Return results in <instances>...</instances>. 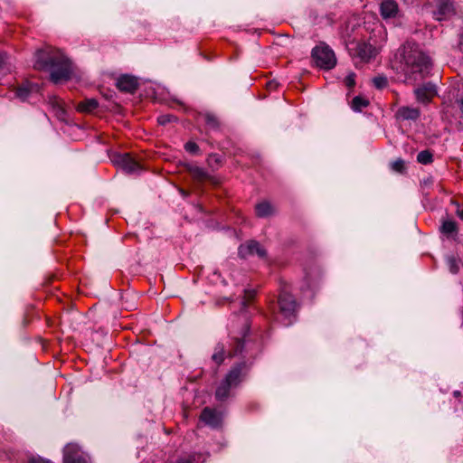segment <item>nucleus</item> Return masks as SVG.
Instances as JSON below:
<instances>
[{"label":"nucleus","instance_id":"ea45409f","mask_svg":"<svg viewBox=\"0 0 463 463\" xmlns=\"http://www.w3.org/2000/svg\"><path fill=\"white\" fill-rule=\"evenodd\" d=\"M56 103H57L58 108L61 109V106L58 103V101H56Z\"/></svg>","mask_w":463,"mask_h":463},{"label":"nucleus","instance_id":"aec40b11","mask_svg":"<svg viewBox=\"0 0 463 463\" xmlns=\"http://www.w3.org/2000/svg\"><path fill=\"white\" fill-rule=\"evenodd\" d=\"M98 108V102L94 99H85L77 105V109L81 112H92Z\"/></svg>","mask_w":463,"mask_h":463},{"label":"nucleus","instance_id":"0eeeda50","mask_svg":"<svg viewBox=\"0 0 463 463\" xmlns=\"http://www.w3.org/2000/svg\"><path fill=\"white\" fill-rule=\"evenodd\" d=\"M222 420V413L210 407H205L200 415V420L212 429L221 428Z\"/></svg>","mask_w":463,"mask_h":463},{"label":"nucleus","instance_id":"2f4dec72","mask_svg":"<svg viewBox=\"0 0 463 463\" xmlns=\"http://www.w3.org/2000/svg\"><path fill=\"white\" fill-rule=\"evenodd\" d=\"M455 104L458 107V109H459V112L461 114L460 117L463 118V96L457 98L455 100Z\"/></svg>","mask_w":463,"mask_h":463},{"label":"nucleus","instance_id":"9b49d317","mask_svg":"<svg viewBox=\"0 0 463 463\" xmlns=\"http://www.w3.org/2000/svg\"><path fill=\"white\" fill-rule=\"evenodd\" d=\"M454 12L455 8L452 2L449 0H439L437 10L434 12V17L438 21L446 20L452 16Z\"/></svg>","mask_w":463,"mask_h":463},{"label":"nucleus","instance_id":"9d476101","mask_svg":"<svg viewBox=\"0 0 463 463\" xmlns=\"http://www.w3.org/2000/svg\"><path fill=\"white\" fill-rule=\"evenodd\" d=\"M414 93L419 102L428 104L437 95V90L434 84L426 83L415 89Z\"/></svg>","mask_w":463,"mask_h":463},{"label":"nucleus","instance_id":"a211bd4d","mask_svg":"<svg viewBox=\"0 0 463 463\" xmlns=\"http://www.w3.org/2000/svg\"><path fill=\"white\" fill-rule=\"evenodd\" d=\"M188 171L191 176L197 182L202 183L211 179V176L208 175V173L199 166L191 165L189 166Z\"/></svg>","mask_w":463,"mask_h":463},{"label":"nucleus","instance_id":"58836bf2","mask_svg":"<svg viewBox=\"0 0 463 463\" xmlns=\"http://www.w3.org/2000/svg\"><path fill=\"white\" fill-rule=\"evenodd\" d=\"M457 215H458L461 220H463V208H462V209H459V207H458V209H457Z\"/></svg>","mask_w":463,"mask_h":463},{"label":"nucleus","instance_id":"f704fd0d","mask_svg":"<svg viewBox=\"0 0 463 463\" xmlns=\"http://www.w3.org/2000/svg\"><path fill=\"white\" fill-rule=\"evenodd\" d=\"M170 121V116H161L158 118V122L160 124H165Z\"/></svg>","mask_w":463,"mask_h":463},{"label":"nucleus","instance_id":"1a4fd4ad","mask_svg":"<svg viewBox=\"0 0 463 463\" xmlns=\"http://www.w3.org/2000/svg\"><path fill=\"white\" fill-rule=\"evenodd\" d=\"M63 463H86L85 458L80 453L76 444H68L63 449Z\"/></svg>","mask_w":463,"mask_h":463},{"label":"nucleus","instance_id":"c756f323","mask_svg":"<svg viewBox=\"0 0 463 463\" xmlns=\"http://www.w3.org/2000/svg\"><path fill=\"white\" fill-rule=\"evenodd\" d=\"M184 148L187 152L189 153H192V154H195L198 152L199 150V146H197L196 143L194 142H187L185 145H184Z\"/></svg>","mask_w":463,"mask_h":463},{"label":"nucleus","instance_id":"6ab92c4d","mask_svg":"<svg viewBox=\"0 0 463 463\" xmlns=\"http://www.w3.org/2000/svg\"><path fill=\"white\" fill-rule=\"evenodd\" d=\"M256 214L259 217L264 218L274 213V207L269 202H261L255 207Z\"/></svg>","mask_w":463,"mask_h":463},{"label":"nucleus","instance_id":"72a5a7b5","mask_svg":"<svg viewBox=\"0 0 463 463\" xmlns=\"http://www.w3.org/2000/svg\"><path fill=\"white\" fill-rule=\"evenodd\" d=\"M28 463H51L49 460L43 458H31Z\"/></svg>","mask_w":463,"mask_h":463},{"label":"nucleus","instance_id":"2eb2a0df","mask_svg":"<svg viewBox=\"0 0 463 463\" xmlns=\"http://www.w3.org/2000/svg\"><path fill=\"white\" fill-rule=\"evenodd\" d=\"M420 112L419 109L411 107H401L396 112V117L402 120H416L419 118Z\"/></svg>","mask_w":463,"mask_h":463},{"label":"nucleus","instance_id":"a878e982","mask_svg":"<svg viewBox=\"0 0 463 463\" xmlns=\"http://www.w3.org/2000/svg\"><path fill=\"white\" fill-rule=\"evenodd\" d=\"M235 348L232 351H230L229 353L230 356L238 355L242 354L243 352L244 342L241 337H235Z\"/></svg>","mask_w":463,"mask_h":463},{"label":"nucleus","instance_id":"ddd939ff","mask_svg":"<svg viewBox=\"0 0 463 463\" xmlns=\"http://www.w3.org/2000/svg\"><path fill=\"white\" fill-rule=\"evenodd\" d=\"M381 15L383 19L395 18L399 14V6L394 0H383L380 5Z\"/></svg>","mask_w":463,"mask_h":463},{"label":"nucleus","instance_id":"4be33fe9","mask_svg":"<svg viewBox=\"0 0 463 463\" xmlns=\"http://www.w3.org/2000/svg\"><path fill=\"white\" fill-rule=\"evenodd\" d=\"M369 105V100L361 96H356L353 99L351 107L354 111H362L363 109Z\"/></svg>","mask_w":463,"mask_h":463},{"label":"nucleus","instance_id":"f257e3e1","mask_svg":"<svg viewBox=\"0 0 463 463\" xmlns=\"http://www.w3.org/2000/svg\"><path fill=\"white\" fill-rule=\"evenodd\" d=\"M392 67L402 73L406 81L415 82L429 76L432 62L419 44L407 42L398 49Z\"/></svg>","mask_w":463,"mask_h":463},{"label":"nucleus","instance_id":"7c9ffc66","mask_svg":"<svg viewBox=\"0 0 463 463\" xmlns=\"http://www.w3.org/2000/svg\"><path fill=\"white\" fill-rule=\"evenodd\" d=\"M255 296V291L254 290H245L244 291V300L242 301V305L243 307L246 306V302L247 300H250L254 298Z\"/></svg>","mask_w":463,"mask_h":463},{"label":"nucleus","instance_id":"bb28decb","mask_svg":"<svg viewBox=\"0 0 463 463\" xmlns=\"http://www.w3.org/2000/svg\"><path fill=\"white\" fill-rule=\"evenodd\" d=\"M391 167L394 172L403 173L405 170L404 161L399 158L391 164Z\"/></svg>","mask_w":463,"mask_h":463},{"label":"nucleus","instance_id":"b1692460","mask_svg":"<svg viewBox=\"0 0 463 463\" xmlns=\"http://www.w3.org/2000/svg\"><path fill=\"white\" fill-rule=\"evenodd\" d=\"M433 160V156L429 150L420 151L417 156V161L422 165H428Z\"/></svg>","mask_w":463,"mask_h":463},{"label":"nucleus","instance_id":"5701e85b","mask_svg":"<svg viewBox=\"0 0 463 463\" xmlns=\"http://www.w3.org/2000/svg\"><path fill=\"white\" fill-rule=\"evenodd\" d=\"M212 358L218 364L222 363V361L224 360V346L222 344H218L215 346L214 353Z\"/></svg>","mask_w":463,"mask_h":463},{"label":"nucleus","instance_id":"39448f33","mask_svg":"<svg viewBox=\"0 0 463 463\" xmlns=\"http://www.w3.org/2000/svg\"><path fill=\"white\" fill-rule=\"evenodd\" d=\"M312 58L316 65L324 70H330L336 64L335 52L325 43H320L313 49Z\"/></svg>","mask_w":463,"mask_h":463},{"label":"nucleus","instance_id":"4468645a","mask_svg":"<svg viewBox=\"0 0 463 463\" xmlns=\"http://www.w3.org/2000/svg\"><path fill=\"white\" fill-rule=\"evenodd\" d=\"M117 87L122 91L132 93L137 88V81L132 76L123 75L118 79Z\"/></svg>","mask_w":463,"mask_h":463},{"label":"nucleus","instance_id":"412c9836","mask_svg":"<svg viewBox=\"0 0 463 463\" xmlns=\"http://www.w3.org/2000/svg\"><path fill=\"white\" fill-rule=\"evenodd\" d=\"M446 263H447L449 270L452 274H457L459 271L461 263H460V260L457 257H455L453 255L448 256L446 258Z\"/></svg>","mask_w":463,"mask_h":463},{"label":"nucleus","instance_id":"f03ea898","mask_svg":"<svg viewBox=\"0 0 463 463\" xmlns=\"http://www.w3.org/2000/svg\"><path fill=\"white\" fill-rule=\"evenodd\" d=\"M34 68L50 71L54 83L70 79L72 73L71 61L60 50L51 46L35 52Z\"/></svg>","mask_w":463,"mask_h":463},{"label":"nucleus","instance_id":"7ed1b4c3","mask_svg":"<svg viewBox=\"0 0 463 463\" xmlns=\"http://www.w3.org/2000/svg\"><path fill=\"white\" fill-rule=\"evenodd\" d=\"M249 370L250 365L246 362H241L233 365L216 387V400L220 402L226 401L231 396L232 391L244 381Z\"/></svg>","mask_w":463,"mask_h":463},{"label":"nucleus","instance_id":"423d86ee","mask_svg":"<svg viewBox=\"0 0 463 463\" xmlns=\"http://www.w3.org/2000/svg\"><path fill=\"white\" fill-rule=\"evenodd\" d=\"M114 165L128 174H134L141 170V166L129 154H117L112 157Z\"/></svg>","mask_w":463,"mask_h":463},{"label":"nucleus","instance_id":"e433bc0d","mask_svg":"<svg viewBox=\"0 0 463 463\" xmlns=\"http://www.w3.org/2000/svg\"><path fill=\"white\" fill-rule=\"evenodd\" d=\"M213 161H214L216 163L219 162V158H218V156L216 155H213V156H211L209 157L208 162H209L210 165L212 164Z\"/></svg>","mask_w":463,"mask_h":463},{"label":"nucleus","instance_id":"f3484780","mask_svg":"<svg viewBox=\"0 0 463 463\" xmlns=\"http://www.w3.org/2000/svg\"><path fill=\"white\" fill-rule=\"evenodd\" d=\"M37 90L38 87L36 85L26 82L16 88L14 95L21 100H26L30 94L33 91H37Z\"/></svg>","mask_w":463,"mask_h":463},{"label":"nucleus","instance_id":"f8f14e48","mask_svg":"<svg viewBox=\"0 0 463 463\" xmlns=\"http://www.w3.org/2000/svg\"><path fill=\"white\" fill-rule=\"evenodd\" d=\"M376 53V49L367 43H359L354 48V55L363 61H370Z\"/></svg>","mask_w":463,"mask_h":463},{"label":"nucleus","instance_id":"393cba45","mask_svg":"<svg viewBox=\"0 0 463 463\" xmlns=\"http://www.w3.org/2000/svg\"><path fill=\"white\" fill-rule=\"evenodd\" d=\"M204 120L206 125L213 129L218 128L219 127V120L217 117L214 114L212 113H205L203 115Z\"/></svg>","mask_w":463,"mask_h":463},{"label":"nucleus","instance_id":"20e7f679","mask_svg":"<svg viewBox=\"0 0 463 463\" xmlns=\"http://www.w3.org/2000/svg\"><path fill=\"white\" fill-rule=\"evenodd\" d=\"M279 312L275 315V319L284 326H289L296 317L298 304L294 297L286 290L279 293L278 298Z\"/></svg>","mask_w":463,"mask_h":463},{"label":"nucleus","instance_id":"473e14b6","mask_svg":"<svg viewBox=\"0 0 463 463\" xmlns=\"http://www.w3.org/2000/svg\"><path fill=\"white\" fill-rule=\"evenodd\" d=\"M249 331V324H248V320H247V317L245 316H243V326H242V331H241V338H244L246 334L248 333Z\"/></svg>","mask_w":463,"mask_h":463},{"label":"nucleus","instance_id":"dca6fc26","mask_svg":"<svg viewBox=\"0 0 463 463\" xmlns=\"http://www.w3.org/2000/svg\"><path fill=\"white\" fill-rule=\"evenodd\" d=\"M439 232L447 238L455 240L458 232V224L455 221L444 220Z\"/></svg>","mask_w":463,"mask_h":463},{"label":"nucleus","instance_id":"6e6552de","mask_svg":"<svg viewBox=\"0 0 463 463\" xmlns=\"http://www.w3.org/2000/svg\"><path fill=\"white\" fill-rule=\"evenodd\" d=\"M238 253L240 257L244 259L255 254L260 258H264L266 256V250L255 241H250L241 245Z\"/></svg>","mask_w":463,"mask_h":463},{"label":"nucleus","instance_id":"cd10ccee","mask_svg":"<svg viewBox=\"0 0 463 463\" xmlns=\"http://www.w3.org/2000/svg\"><path fill=\"white\" fill-rule=\"evenodd\" d=\"M373 82L377 89H383L388 83L387 79L384 76H377L373 78Z\"/></svg>","mask_w":463,"mask_h":463},{"label":"nucleus","instance_id":"c9c22d12","mask_svg":"<svg viewBox=\"0 0 463 463\" xmlns=\"http://www.w3.org/2000/svg\"><path fill=\"white\" fill-rule=\"evenodd\" d=\"M458 47L460 52L463 53V33L459 36Z\"/></svg>","mask_w":463,"mask_h":463},{"label":"nucleus","instance_id":"c85d7f7f","mask_svg":"<svg viewBox=\"0 0 463 463\" xmlns=\"http://www.w3.org/2000/svg\"><path fill=\"white\" fill-rule=\"evenodd\" d=\"M345 84L349 89L353 88L355 85V74L354 72H350L345 78Z\"/></svg>","mask_w":463,"mask_h":463},{"label":"nucleus","instance_id":"4c0bfd02","mask_svg":"<svg viewBox=\"0 0 463 463\" xmlns=\"http://www.w3.org/2000/svg\"><path fill=\"white\" fill-rule=\"evenodd\" d=\"M5 54L0 53V68L5 63Z\"/></svg>","mask_w":463,"mask_h":463}]
</instances>
